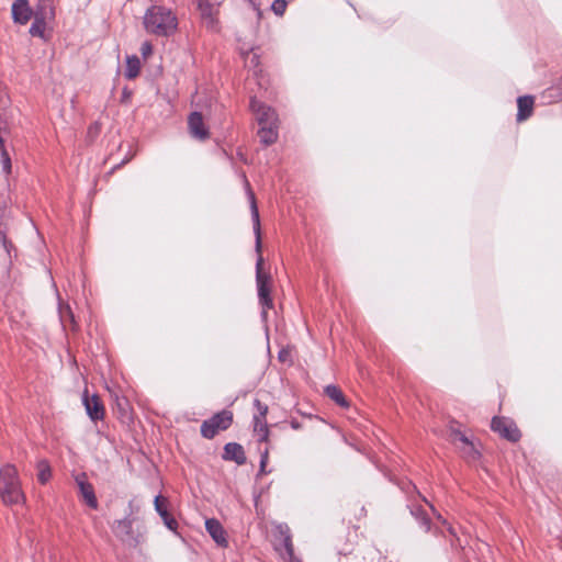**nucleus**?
I'll use <instances>...</instances> for the list:
<instances>
[{"mask_svg": "<svg viewBox=\"0 0 562 562\" xmlns=\"http://www.w3.org/2000/svg\"><path fill=\"white\" fill-rule=\"evenodd\" d=\"M133 522L134 519L130 517L117 519L112 524L111 529L114 536L122 542L136 547L140 540L139 536L134 532Z\"/></svg>", "mask_w": 562, "mask_h": 562, "instance_id": "5", "label": "nucleus"}, {"mask_svg": "<svg viewBox=\"0 0 562 562\" xmlns=\"http://www.w3.org/2000/svg\"><path fill=\"white\" fill-rule=\"evenodd\" d=\"M268 463V449L266 448L265 451L261 453L260 458V473L265 472V468Z\"/></svg>", "mask_w": 562, "mask_h": 562, "instance_id": "32", "label": "nucleus"}, {"mask_svg": "<svg viewBox=\"0 0 562 562\" xmlns=\"http://www.w3.org/2000/svg\"><path fill=\"white\" fill-rule=\"evenodd\" d=\"M278 536L281 543L276 546V549L281 553L283 558L288 559V562H302L294 555V548L292 543V537L290 528L285 524H280L277 527Z\"/></svg>", "mask_w": 562, "mask_h": 562, "instance_id": "6", "label": "nucleus"}, {"mask_svg": "<svg viewBox=\"0 0 562 562\" xmlns=\"http://www.w3.org/2000/svg\"><path fill=\"white\" fill-rule=\"evenodd\" d=\"M0 244L4 247V249L9 252V249H8V241H7V237L3 233L0 232Z\"/></svg>", "mask_w": 562, "mask_h": 562, "instance_id": "35", "label": "nucleus"}, {"mask_svg": "<svg viewBox=\"0 0 562 562\" xmlns=\"http://www.w3.org/2000/svg\"><path fill=\"white\" fill-rule=\"evenodd\" d=\"M260 142L265 145H271L278 139V125H263L258 131Z\"/></svg>", "mask_w": 562, "mask_h": 562, "instance_id": "21", "label": "nucleus"}, {"mask_svg": "<svg viewBox=\"0 0 562 562\" xmlns=\"http://www.w3.org/2000/svg\"><path fill=\"white\" fill-rule=\"evenodd\" d=\"M76 483L79 487V493L85 503L92 509L98 508V499L94 494L93 486L87 481L86 474L81 473L76 476Z\"/></svg>", "mask_w": 562, "mask_h": 562, "instance_id": "10", "label": "nucleus"}, {"mask_svg": "<svg viewBox=\"0 0 562 562\" xmlns=\"http://www.w3.org/2000/svg\"><path fill=\"white\" fill-rule=\"evenodd\" d=\"M229 424H202L201 434L204 438L212 439L220 430H226Z\"/></svg>", "mask_w": 562, "mask_h": 562, "instance_id": "25", "label": "nucleus"}, {"mask_svg": "<svg viewBox=\"0 0 562 562\" xmlns=\"http://www.w3.org/2000/svg\"><path fill=\"white\" fill-rule=\"evenodd\" d=\"M0 496L7 505H18L25 499L18 471L12 464H5L0 469Z\"/></svg>", "mask_w": 562, "mask_h": 562, "instance_id": "3", "label": "nucleus"}, {"mask_svg": "<svg viewBox=\"0 0 562 562\" xmlns=\"http://www.w3.org/2000/svg\"><path fill=\"white\" fill-rule=\"evenodd\" d=\"M188 126L190 134L200 140L209 137V130L204 124L203 116L200 112H192L188 117Z\"/></svg>", "mask_w": 562, "mask_h": 562, "instance_id": "11", "label": "nucleus"}, {"mask_svg": "<svg viewBox=\"0 0 562 562\" xmlns=\"http://www.w3.org/2000/svg\"><path fill=\"white\" fill-rule=\"evenodd\" d=\"M55 16H46L44 13L35 12L34 13V21L30 27V34L32 36H37L41 38L45 37V29L47 21L54 20Z\"/></svg>", "mask_w": 562, "mask_h": 562, "instance_id": "19", "label": "nucleus"}, {"mask_svg": "<svg viewBox=\"0 0 562 562\" xmlns=\"http://www.w3.org/2000/svg\"><path fill=\"white\" fill-rule=\"evenodd\" d=\"M206 422H233V413L231 411L223 409L221 412L215 413Z\"/></svg>", "mask_w": 562, "mask_h": 562, "instance_id": "29", "label": "nucleus"}, {"mask_svg": "<svg viewBox=\"0 0 562 562\" xmlns=\"http://www.w3.org/2000/svg\"><path fill=\"white\" fill-rule=\"evenodd\" d=\"M198 9L206 27L214 29L216 26V10L211 0H198Z\"/></svg>", "mask_w": 562, "mask_h": 562, "instance_id": "14", "label": "nucleus"}, {"mask_svg": "<svg viewBox=\"0 0 562 562\" xmlns=\"http://www.w3.org/2000/svg\"><path fill=\"white\" fill-rule=\"evenodd\" d=\"M254 431L258 438V441H267L269 437L268 424H255Z\"/></svg>", "mask_w": 562, "mask_h": 562, "instance_id": "28", "label": "nucleus"}, {"mask_svg": "<svg viewBox=\"0 0 562 562\" xmlns=\"http://www.w3.org/2000/svg\"><path fill=\"white\" fill-rule=\"evenodd\" d=\"M35 12L44 13L46 16H55L54 0H38Z\"/></svg>", "mask_w": 562, "mask_h": 562, "instance_id": "26", "label": "nucleus"}, {"mask_svg": "<svg viewBox=\"0 0 562 562\" xmlns=\"http://www.w3.org/2000/svg\"><path fill=\"white\" fill-rule=\"evenodd\" d=\"M140 50H142V54H143L144 56H146V55H148V54H150V53H151V45H150L149 43H147V42H146V43H144V44L142 45V49H140Z\"/></svg>", "mask_w": 562, "mask_h": 562, "instance_id": "34", "label": "nucleus"}, {"mask_svg": "<svg viewBox=\"0 0 562 562\" xmlns=\"http://www.w3.org/2000/svg\"><path fill=\"white\" fill-rule=\"evenodd\" d=\"M491 428L502 438L512 442L518 441L521 437V432L517 427V424H491Z\"/></svg>", "mask_w": 562, "mask_h": 562, "instance_id": "13", "label": "nucleus"}, {"mask_svg": "<svg viewBox=\"0 0 562 562\" xmlns=\"http://www.w3.org/2000/svg\"><path fill=\"white\" fill-rule=\"evenodd\" d=\"M533 98L531 95H522L517 99V121L522 122L531 116L533 111Z\"/></svg>", "mask_w": 562, "mask_h": 562, "instance_id": "18", "label": "nucleus"}, {"mask_svg": "<svg viewBox=\"0 0 562 562\" xmlns=\"http://www.w3.org/2000/svg\"><path fill=\"white\" fill-rule=\"evenodd\" d=\"M37 480L41 484H46L52 477V468L47 460L42 459L36 463Z\"/></svg>", "mask_w": 562, "mask_h": 562, "instance_id": "24", "label": "nucleus"}, {"mask_svg": "<svg viewBox=\"0 0 562 562\" xmlns=\"http://www.w3.org/2000/svg\"><path fill=\"white\" fill-rule=\"evenodd\" d=\"M144 25L146 31L151 34L169 36L176 32L178 20L170 9L153 5L145 13Z\"/></svg>", "mask_w": 562, "mask_h": 562, "instance_id": "2", "label": "nucleus"}, {"mask_svg": "<svg viewBox=\"0 0 562 562\" xmlns=\"http://www.w3.org/2000/svg\"><path fill=\"white\" fill-rule=\"evenodd\" d=\"M250 199V210H251V221L254 227V234L256 237L255 240V250L257 252L256 260V284L258 291V300L259 304L262 307L261 317L263 319L267 318V311L273 307V300L271 297V276L270 273L263 272V257L261 255V229H260V217L259 211L257 207L255 195L251 191H249Z\"/></svg>", "mask_w": 562, "mask_h": 562, "instance_id": "1", "label": "nucleus"}, {"mask_svg": "<svg viewBox=\"0 0 562 562\" xmlns=\"http://www.w3.org/2000/svg\"><path fill=\"white\" fill-rule=\"evenodd\" d=\"M250 108L257 116L260 126L278 125V116L276 111L268 105L262 104L256 98H251Z\"/></svg>", "mask_w": 562, "mask_h": 562, "instance_id": "7", "label": "nucleus"}, {"mask_svg": "<svg viewBox=\"0 0 562 562\" xmlns=\"http://www.w3.org/2000/svg\"><path fill=\"white\" fill-rule=\"evenodd\" d=\"M32 16L27 0H15L12 4V18L15 23L26 24Z\"/></svg>", "mask_w": 562, "mask_h": 562, "instance_id": "16", "label": "nucleus"}, {"mask_svg": "<svg viewBox=\"0 0 562 562\" xmlns=\"http://www.w3.org/2000/svg\"><path fill=\"white\" fill-rule=\"evenodd\" d=\"M448 438L450 442L454 445L459 451H461L463 457L470 461H475L480 457V452L476 449L474 442L459 429L450 428Z\"/></svg>", "mask_w": 562, "mask_h": 562, "instance_id": "4", "label": "nucleus"}, {"mask_svg": "<svg viewBox=\"0 0 562 562\" xmlns=\"http://www.w3.org/2000/svg\"><path fill=\"white\" fill-rule=\"evenodd\" d=\"M325 394L331 401H334L337 405H339L341 407H347L348 406V402H347V400H346L341 389L338 387L337 385H334V384L327 385L325 387Z\"/></svg>", "mask_w": 562, "mask_h": 562, "instance_id": "22", "label": "nucleus"}, {"mask_svg": "<svg viewBox=\"0 0 562 562\" xmlns=\"http://www.w3.org/2000/svg\"><path fill=\"white\" fill-rule=\"evenodd\" d=\"M205 529L209 532V535L212 537V539L220 546V547H227V538H226V531L224 530L221 522L215 518H210L205 520Z\"/></svg>", "mask_w": 562, "mask_h": 562, "instance_id": "12", "label": "nucleus"}, {"mask_svg": "<svg viewBox=\"0 0 562 562\" xmlns=\"http://www.w3.org/2000/svg\"><path fill=\"white\" fill-rule=\"evenodd\" d=\"M402 490H404L406 493H409L411 491H416V486L412 483H406L405 486H402Z\"/></svg>", "mask_w": 562, "mask_h": 562, "instance_id": "36", "label": "nucleus"}, {"mask_svg": "<svg viewBox=\"0 0 562 562\" xmlns=\"http://www.w3.org/2000/svg\"><path fill=\"white\" fill-rule=\"evenodd\" d=\"M58 315L64 328L70 327L71 330L77 329L78 325L75 319V314L71 307L69 306V304L64 303L61 300H59L58 303Z\"/></svg>", "mask_w": 562, "mask_h": 562, "instance_id": "17", "label": "nucleus"}, {"mask_svg": "<svg viewBox=\"0 0 562 562\" xmlns=\"http://www.w3.org/2000/svg\"><path fill=\"white\" fill-rule=\"evenodd\" d=\"M154 505L157 514L164 521V525L171 531L176 532L178 529V521L168 512V499L161 495H157L154 499Z\"/></svg>", "mask_w": 562, "mask_h": 562, "instance_id": "9", "label": "nucleus"}, {"mask_svg": "<svg viewBox=\"0 0 562 562\" xmlns=\"http://www.w3.org/2000/svg\"><path fill=\"white\" fill-rule=\"evenodd\" d=\"M0 160H1L2 170L5 173H10L11 172V158L5 149L0 150Z\"/></svg>", "mask_w": 562, "mask_h": 562, "instance_id": "31", "label": "nucleus"}, {"mask_svg": "<svg viewBox=\"0 0 562 562\" xmlns=\"http://www.w3.org/2000/svg\"><path fill=\"white\" fill-rule=\"evenodd\" d=\"M247 56L249 57V63L251 65H254L255 67L259 64L257 55L254 54V55L250 56L249 54H247Z\"/></svg>", "mask_w": 562, "mask_h": 562, "instance_id": "37", "label": "nucleus"}, {"mask_svg": "<svg viewBox=\"0 0 562 562\" xmlns=\"http://www.w3.org/2000/svg\"><path fill=\"white\" fill-rule=\"evenodd\" d=\"M288 1L286 0H274L271 4V10L278 16H282L286 10Z\"/></svg>", "mask_w": 562, "mask_h": 562, "instance_id": "30", "label": "nucleus"}, {"mask_svg": "<svg viewBox=\"0 0 562 562\" xmlns=\"http://www.w3.org/2000/svg\"><path fill=\"white\" fill-rule=\"evenodd\" d=\"M284 358H285V351H280L279 352V359L283 360Z\"/></svg>", "mask_w": 562, "mask_h": 562, "instance_id": "39", "label": "nucleus"}, {"mask_svg": "<svg viewBox=\"0 0 562 562\" xmlns=\"http://www.w3.org/2000/svg\"><path fill=\"white\" fill-rule=\"evenodd\" d=\"M82 403L85 405L86 412L88 416L93 420L103 419L104 416V407L101 403V400L98 395H89L88 392H85L82 395Z\"/></svg>", "mask_w": 562, "mask_h": 562, "instance_id": "8", "label": "nucleus"}, {"mask_svg": "<svg viewBox=\"0 0 562 562\" xmlns=\"http://www.w3.org/2000/svg\"><path fill=\"white\" fill-rule=\"evenodd\" d=\"M2 149H4V148H3V139H2V137L0 136V150H2Z\"/></svg>", "mask_w": 562, "mask_h": 562, "instance_id": "41", "label": "nucleus"}, {"mask_svg": "<svg viewBox=\"0 0 562 562\" xmlns=\"http://www.w3.org/2000/svg\"><path fill=\"white\" fill-rule=\"evenodd\" d=\"M140 70V60L137 56H127L126 58V69L125 77L127 79H134L138 76Z\"/></svg>", "mask_w": 562, "mask_h": 562, "instance_id": "23", "label": "nucleus"}, {"mask_svg": "<svg viewBox=\"0 0 562 562\" xmlns=\"http://www.w3.org/2000/svg\"><path fill=\"white\" fill-rule=\"evenodd\" d=\"M222 458L226 461H234L238 465L246 463L244 448L236 442H228L225 445Z\"/></svg>", "mask_w": 562, "mask_h": 562, "instance_id": "15", "label": "nucleus"}, {"mask_svg": "<svg viewBox=\"0 0 562 562\" xmlns=\"http://www.w3.org/2000/svg\"><path fill=\"white\" fill-rule=\"evenodd\" d=\"M411 515L416 519V521L419 524L422 528H424L425 531H430V520L428 518V515L420 504L412 503L408 505Z\"/></svg>", "mask_w": 562, "mask_h": 562, "instance_id": "20", "label": "nucleus"}, {"mask_svg": "<svg viewBox=\"0 0 562 562\" xmlns=\"http://www.w3.org/2000/svg\"><path fill=\"white\" fill-rule=\"evenodd\" d=\"M291 426L293 429L297 430L300 428L301 424L293 423V424H291Z\"/></svg>", "mask_w": 562, "mask_h": 562, "instance_id": "40", "label": "nucleus"}, {"mask_svg": "<svg viewBox=\"0 0 562 562\" xmlns=\"http://www.w3.org/2000/svg\"><path fill=\"white\" fill-rule=\"evenodd\" d=\"M560 90L562 91V78H561V83H560Z\"/></svg>", "mask_w": 562, "mask_h": 562, "instance_id": "42", "label": "nucleus"}, {"mask_svg": "<svg viewBox=\"0 0 562 562\" xmlns=\"http://www.w3.org/2000/svg\"><path fill=\"white\" fill-rule=\"evenodd\" d=\"M491 422L493 423H497V422H506V418L505 417H499V416H493Z\"/></svg>", "mask_w": 562, "mask_h": 562, "instance_id": "38", "label": "nucleus"}, {"mask_svg": "<svg viewBox=\"0 0 562 562\" xmlns=\"http://www.w3.org/2000/svg\"><path fill=\"white\" fill-rule=\"evenodd\" d=\"M257 405L260 406V403L259 401H256ZM259 412H260V416H254V422H259L260 418H263L266 416V413H267V407L265 406L262 409L261 407H259Z\"/></svg>", "mask_w": 562, "mask_h": 562, "instance_id": "33", "label": "nucleus"}, {"mask_svg": "<svg viewBox=\"0 0 562 562\" xmlns=\"http://www.w3.org/2000/svg\"><path fill=\"white\" fill-rule=\"evenodd\" d=\"M422 499H423V502H425V503H426V505H428V506H429V508L431 509V512L436 515L437 520H438V521H440V522L442 524V526H446L448 533L452 537V539H451V546L453 547V546H454V541H453V539L457 537L456 529H454L452 526H450V525H449V524H448V522L442 518V516H441L439 513H437V510L435 509V507H434L431 504H429V503H428V501H427L425 497H423Z\"/></svg>", "mask_w": 562, "mask_h": 562, "instance_id": "27", "label": "nucleus"}]
</instances>
